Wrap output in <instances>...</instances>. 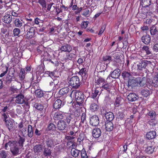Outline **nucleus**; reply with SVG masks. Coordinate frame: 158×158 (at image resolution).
<instances>
[{
    "mask_svg": "<svg viewBox=\"0 0 158 158\" xmlns=\"http://www.w3.org/2000/svg\"><path fill=\"white\" fill-rule=\"evenodd\" d=\"M146 83L144 77H132L128 81V87L131 89L136 86L142 87Z\"/></svg>",
    "mask_w": 158,
    "mask_h": 158,
    "instance_id": "obj_1",
    "label": "nucleus"
},
{
    "mask_svg": "<svg viewBox=\"0 0 158 158\" xmlns=\"http://www.w3.org/2000/svg\"><path fill=\"white\" fill-rule=\"evenodd\" d=\"M54 118L55 120L63 119L65 120L68 124H69L72 118L71 115L69 114L60 111L55 113Z\"/></svg>",
    "mask_w": 158,
    "mask_h": 158,
    "instance_id": "obj_2",
    "label": "nucleus"
},
{
    "mask_svg": "<svg viewBox=\"0 0 158 158\" xmlns=\"http://www.w3.org/2000/svg\"><path fill=\"white\" fill-rule=\"evenodd\" d=\"M90 60L84 57L83 66L84 68H82L79 71V73L81 76H85L87 73L88 69L90 65Z\"/></svg>",
    "mask_w": 158,
    "mask_h": 158,
    "instance_id": "obj_3",
    "label": "nucleus"
},
{
    "mask_svg": "<svg viewBox=\"0 0 158 158\" xmlns=\"http://www.w3.org/2000/svg\"><path fill=\"white\" fill-rule=\"evenodd\" d=\"M68 80L69 85L73 88H77L80 85V79L77 76L73 77Z\"/></svg>",
    "mask_w": 158,
    "mask_h": 158,
    "instance_id": "obj_4",
    "label": "nucleus"
},
{
    "mask_svg": "<svg viewBox=\"0 0 158 158\" xmlns=\"http://www.w3.org/2000/svg\"><path fill=\"white\" fill-rule=\"evenodd\" d=\"M73 94L74 95L75 99L76 100L77 103L79 105H81L84 98L83 93L81 92L77 91L72 92L71 95H72Z\"/></svg>",
    "mask_w": 158,
    "mask_h": 158,
    "instance_id": "obj_5",
    "label": "nucleus"
},
{
    "mask_svg": "<svg viewBox=\"0 0 158 158\" xmlns=\"http://www.w3.org/2000/svg\"><path fill=\"white\" fill-rule=\"evenodd\" d=\"M77 56L75 53H66L63 56V59L65 61L69 60H73Z\"/></svg>",
    "mask_w": 158,
    "mask_h": 158,
    "instance_id": "obj_6",
    "label": "nucleus"
},
{
    "mask_svg": "<svg viewBox=\"0 0 158 158\" xmlns=\"http://www.w3.org/2000/svg\"><path fill=\"white\" fill-rule=\"evenodd\" d=\"M21 148H20L19 146H16L15 144V141H13V143L11 148H10V150L12 154L14 155H17L19 154V150Z\"/></svg>",
    "mask_w": 158,
    "mask_h": 158,
    "instance_id": "obj_7",
    "label": "nucleus"
},
{
    "mask_svg": "<svg viewBox=\"0 0 158 158\" xmlns=\"http://www.w3.org/2000/svg\"><path fill=\"white\" fill-rule=\"evenodd\" d=\"M89 123L92 126H97L99 123L98 117L96 115H93L90 119Z\"/></svg>",
    "mask_w": 158,
    "mask_h": 158,
    "instance_id": "obj_8",
    "label": "nucleus"
},
{
    "mask_svg": "<svg viewBox=\"0 0 158 158\" xmlns=\"http://www.w3.org/2000/svg\"><path fill=\"white\" fill-rule=\"evenodd\" d=\"M46 143L47 147L49 148L54 147L57 144L56 140L52 138H49L46 140Z\"/></svg>",
    "mask_w": 158,
    "mask_h": 158,
    "instance_id": "obj_9",
    "label": "nucleus"
},
{
    "mask_svg": "<svg viewBox=\"0 0 158 158\" xmlns=\"http://www.w3.org/2000/svg\"><path fill=\"white\" fill-rule=\"evenodd\" d=\"M70 143L71 144V147L73 148L71 149V154L74 157H77L79 155L80 153V151L78 149L74 148L73 147L75 146V145L73 142H69L68 144Z\"/></svg>",
    "mask_w": 158,
    "mask_h": 158,
    "instance_id": "obj_10",
    "label": "nucleus"
},
{
    "mask_svg": "<svg viewBox=\"0 0 158 158\" xmlns=\"http://www.w3.org/2000/svg\"><path fill=\"white\" fill-rule=\"evenodd\" d=\"M65 120L63 119L59 121L57 123V126L58 129L60 130H64L67 127V122L65 121Z\"/></svg>",
    "mask_w": 158,
    "mask_h": 158,
    "instance_id": "obj_11",
    "label": "nucleus"
},
{
    "mask_svg": "<svg viewBox=\"0 0 158 158\" xmlns=\"http://www.w3.org/2000/svg\"><path fill=\"white\" fill-rule=\"evenodd\" d=\"M72 50V47L70 45L65 44L60 48V50L61 52H70Z\"/></svg>",
    "mask_w": 158,
    "mask_h": 158,
    "instance_id": "obj_12",
    "label": "nucleus"
},
{
    "mask_svg": "<svg viewBox=\"0 0 158 158\" xmlns=\"http://www.w3.org/2000/svg\"><path fill=\"white\" fill-rule=\"evenodd\" d=\"M64 101H62L60 99H57L55 102L53 107L55 109H57L60 108L64 105Z\"/></svg>",
    "mask_w": 158,
    "mask_h": 158,
    "instance_id": "obj_13",
    "label": "nucleus"
},
{
    "mask_svg": "<svg viewBox=\"0 0 158 158\" xmlns=\"http://www.w3.org/2000/svg\"><path fill=\"white\" fill-rule=\"evenodd\" d=\"M102 132L100 128H96L92 131V135L94 138H98L101 135Z\"/></svg>",
    "mask_w": 158,
    "mask_h": 158,
    "instance_id": "obj_14",
    "label": "nucleus"
},
{
    "mask_svg": "<svg viewBox=\"0 0 158 158\" xmlns=\"http://www.w3.org/2000/svg\"><path fill=\"white\" fill-rule=\"evenodd\" d=\"M94 83L95 85H98L101 84L102 85L105 83V80L101 77L96 76L94 78Z\"/></svg>",
    "mask_w": 158,
    "mask_h": 158,
    "instance_id": "obj_15",
    "label": "nucleus"
},
{
    "mask_svg": "<svg viewBox=\"0 0 158 158\" xmlns=\"http://www.w3.org/2000/svg\"><path fill=\"white\" fill-rule=\"evenodd\" d=\"M103 113L105 114V116L107 121V122H111L114 118V115L113 113L111 112H106V113L103 112Z\"/></svg>",
    "mask_w": 158,
    "mask_h": 158,
    "instance_id": "obj_16",
    "label": "nucleus"
},
{
    "mask_svg": "<svg viewBox=\"0 0 158 158\" xmlns=\"http://www.w3.org/2000/svg\"><path fill=\"white\" fill-rule=\"evenodd\" d=\"M24 96L22 94H19L15 97V102L18 104H21L24 102Z\"/></svg>",
    "mask_w": 158,
    "mask_h": 158,
    "instance_id": "obj_17",
    "label": "nucleus"
},
{
    "mask_svg": "<svg viewBox=\"0 0 158 158\" xmlns=\"http://www.w3.org/2000/svg\"><path fill=\"white\" fill-rule=\"evenodd\" d=\"M2 20L4 23H10L12 20V16L9 14L6 15L3 17Z\"/></svg>",
    "mask_w": 158,
    "mask_h": 158,
    "instance_id": "obj_18",
    "label": "nucleus"
},
{
    "mask_svg": "<svg viewBox=\"0 0 158 158\" xmlns=\"http://www.w3.org/2000/svg\"><path fill=\"white\" fill-rule=\"evenodd\" d=\"M105 126L106 130L108 131H111L114 128L113 124L111 121H106L105 123Z\"/></svg>",
    "mask_w": 158,
    "mask_h": 158,
    "instance_id": "obj_19",
    "label": "nucleus"
},
{
    "mask_svg": "<svg viewBox=\"0 0 158 158\" xmlns=\"http://www.w3.org/2000/svg\"><path fill=\"white\" fill-rule=\"evenodd\" d=\"M156 136V133L155 131H151L147 133L146 136L149 139H152L155 138Z\"/></svg>",
    "mask_w": 158,
    "mask_h": 158,
    "instance_id": "obj_20",
    "label": "nucleus"
},
{
    "mask_svg": "<svg viewBox=\"0 0 158 158\" xmlns=\"http://www.w3.org/2000/svg\"><path fill=\"white\" fill-rule=\"evenodd\" d=\"M120 53L119 52H115L113 54V57L114 58V62L115 61V63H114L113 65L114 66H117L116 64L118 62H119L120 61Z\"/></svg>",
    "mask_w": 158,
    "mask_h": 158,
    "instance_id": "obj_21",
    "label": "nucleus"
},
{
    "mask_svg": "<svg viewBox=\"0 0 158 158\" xmlns=\"http://www.w3.org/2000/svg\"><path fill=\"white\" fill-rule=\"evenodd\" d=\"M128 100L131 102L136 100L138 98V96L135 93H131L127 96Z\"/></svg>",
    "mask_w": 158,
    "mask_h": 158,
    "instance_id": "obj_22",
    "label": "nucleus"
},
{
    "mask_svg": "<svg viewBox=\"0 0 158 158\" xmlns=\"http://www.w3.org/2000/svg\"><path fill=\"white\" fill-rule=\"evenodd\" d=\"M155 146L153 145L148 146L145 149V152L148 154L152 153L155 150Z\"/></svg>",
    "mask_w": 158,
    "mask_h": 158,
    "instance_id": "obj_23",
    "label": "nucleus"
},
{
    "mask_svg": "<svg viewBox=\"0 0 158 158\" xmlns=\"http://www.w3.org/2000/svg\"><path fill=\"white\" fill-rule=\"evenodd\" d=\"M25 141V138L23 137L20 136L18 142L15 141V144L16 146L20 147V148H22L23 147V143Z\"/></svg>",
    "mask_w": 158,
    "mask_h": 158,
    "instance_id": "obj_24",
    "label": "nucleus"
},
{
    "mask_svg": "<svg viewBox=\"0 0 158 158\" xmlns=\"http://www.w3.org/2000/svg\"><path fill=\"white\" fill-rule=\"evenodd\" d=\"M151 0H141L140 4L143 7H147L151 5Z\"/></svg>",
    "mask_w": 158,
    "mask_h": 158,
    "instance_id": "obj_25",
    "label": "nucleus"
},
{
    "mask_svg": "<svg viewBox=\"0 0 158 158\" xmlns=\"http://www.w3.org/2000/svg\"><path fill=\"white\" fill-rule=\"evenodd\" d=\"M142 42L145 44H148L151 41V37L148 35L143 36L142 37Z\"/></svg>",
    "mask_w": 158,
    "mask_h": 158,
    "instance_id": "obj_26",
    "label": "nucleus"
},
{
    "mask_svg": "<svg viewBox=\"0 0 158 158\" xmlns=\"http://www.w3.org/2000/svg\"><path fill=\"white\" fill-rule=\"evenodd\" d=\"M35 34V29L34 28H31L27 33L26 38L28 39H31Z\"/></svg>",
    "mask_w": 158,
    "mask_h": 158,
    "instance_id": "obj_27",
    "label": "nucleus"
},
{
    "mask_svg": "<svg viewBox=\"0 0 158 158\" xmlns=\"http://www.w3.org/2000/svg\"><path fill=\"white\" fill-rule=\"evenodd\" d=\"M120 70L116 69L114 70L111 74V77L113 78H117L120 76Z\"/></svg>",
    "mask_w": 158,
    "mask_h": 158,
    "instance_id": "obj_28",
    "label": "nucleus"
},
{
    "mask_svg": "<svg viewBox=\"0 0 158 158\" xmlns=\"http://www.w3.org/2000/svg\"><path fill=\"white\" fill-rule=\"evenodd\" d=\"M94 91H93L91 95V97L94 99H96L97 102H98V100L99 96L100 94H98L99 93V90L97 89H94Z\"/></svg>",
    "mask_w": 158,
    "mask_h": 158,
    "instance_id": "obj_29",
    "label": "nucleus"
},
{
    "mask_svg": "<svg viewBox=\"0 0 158 158\" xmlns=\"http://www.w3.org/2000/svg\"><path fill=\"white\" fill-rule=\"evenodd\" d=\"M69 89L67 87L63 88L60 89L59 93L61 95H66L69 91Z\"/></svg>",
    "mask_w": 158,
    "mask_h": 158,
    "instance_id": "obj_30",
    "label": "nucleus"
},
{
    "mask_svg": "<svg viewBox=\"0 0 158 158\" xmlns=\"http://www.w3.org/2000/svg\"><path fill=\"white\" fill-rule=\"evenodd\" d=\"M5 125L8 128L9 130L10 131L13 128V124L12 121L10 119H7V120L4 121Z\"/></svg>",
    "mask_w": 158,
    "mask_h": 158,
    "instance_id": "obj_31",
    "label": "nucleus"
},
{
    "mask_svg": "<svg viewBox=\"0 0 158 158\" xmlns=\"http://www.w3.org/2000/svg\"><path fill=\"white\" fill-rule=\"evenodd\" d=\"M35 96L38 98H41L44 95L43 91L40 89H37L35 92Z\"/></svg>",
    "mask_w": 158,
    "mask_h": 158,
    "instance_id": "obj_32",
    "label": "nucleus"
},
{
    "mask_svg": "<svg viewBox=\"0 0 158 158\" xmlns=\"http://www.w3.org/2000/svg\"><path fill=\"white\" fill-rule=\"evenodd\" d=\"M81 121L80 123L79 126H84L85 124L86 123V114L85 113L82 114L81 116Z\"/></svg>",
    "mask_w": 158,
    "mask_h": 158,
    "instance_id": "obj_33",
    "label": "nucleus"
},
{
    "mask_svg": "<svg viewBox=\"0 0 158 158\" xmlns=\"http://www.w3.org/2000/svg\"><path fill=\"white\" fill-rule=\"evenodd\" d=\"M43 149V146L40 144L36 145L34 147L33 150L35 152L39 153L41 152Z\"/></svg>",
    "mask_w": 158,
    "mask_h": 158,
    "instance_id": "obj_34",
    "label": "nucleus"
},
{
    "mask_svg": "<svg viewBox=\"0 0 158 158\" xmlns=\"http://www.w3.org/2000/svg\"><path fill=\"white\" fill-rule=\"evenodd\" d=\"M148 114L152 120H155L156 117V114L155 111L152 110L149 111Z\"/></svg>",
    "mask_w": 158,
    "mask_h": 158,
    "instance_id": "obj_35",
    "label": "nucleus"
},
{
    "mask_svg": "<svg viewBox=\"0 0 158 158\" xmlns=\"http://www.w3.org/2000/svg\"><path fill=\"white\" fill-rule=\"evenodd\" d=\"M27 135L29 137L31 138L33 135V130L32 126L31 125H28L27 128Z\"/></svg>",
    "mask_w": 158,
    "mask_h": 158,
    "instance_id": "obj_36",
    "label": "nucleus"
},
{
    "mask_svg": "<svg viewBox=\"0 0 158 158\" xmlns=\"http://www.w3.org/2000/svg\"><path fill=\"white\" fill-rule=\"evenodd\" d=\"M157 31L158 29H157L156 27L155 26H152L150 29V33L152 35H155L156 36Z\"/></svg>",
    "mask_w": 158,
    "mask_h": 158,
    "instance_id": "obj_37",
    "label": "nucleus"
},
{
    "mask_svg": "<svg viewBox=\"0 0 158 158\" xmlns=\"http://www.w3.org/2000/svg\"><path fill=\"white\" fill-rule=\"evenodd\" d=\"M122 75L124 79L127 80L131 76V74L130 72L125 71L123 72Z\"/></svg>",
    "mask_w": 158,
    "mask_h": 158,
    "instance_id": "obj_38",
    "label": "nucleus"
},
{
    "mask_svg": "<svg viewBox=\"0 0 158 158\" xmlns=\"http://www.w3.org/2000/svg\"><path fill=\"white\" fill-rule=\"evenodd\" d=\"M47 81L50 86H53L55 85L56 81L52 78L50 76H49L47 78Z\"/></svg>",
    "mask_w": 158,
    "mask_h": 158,
    "instance_id": "obj_39",
    "label": "nucleus"
},
{
    "mask_svg": "<svg viewBox=\"0 0 158 158\" xmlns=\"http://www.w3.org/2000/svg\"><path fill=\"white\" fill-rule=\"evenodd\" d=\"M138 69L140 70H142L143 69H145L146 67L145 65L144 64L142 61L141 62L137 64Z\"/></svg>",
    "mask_w": 158,
    "mask_h": 158,
    "instance_id": "obj_40",
    "label": "nucleus"
},
{
    "mask_svg": "<svg viewBox=\"0 0 158 158\" xmlns=\"http://www.w3.org/2000/svg\"><path fill=\"white\" fill-rule=\"evenodd\" d=\"M14 24L16 27H20L22 26V23L19 19H16L15 20Z\"/></svg>",
    "mask_w": 158,
    "mask_h": 158,
    "instance_id": "obj_41",
    "label": "nucleus"
},
{
    "mask_svg": "<svg viewBox=\"0 0 158 158\" xmlns=\"http://www.w3.org/2000/svg\"><path fill=\"white\" fill-rule=\"evenodd\" d=\"M33 25L34 24L32 23H27L24 25V29L25 30H27V31H28V30H29L31 28H34L32 27Z\"/></svg>",
    "mask_w": 158,
    "mask_h": 158,
    "instance_id": "obj_42",
    "label": "nucleus"
},
{
    "mask_svg": "<svg viewBox=\"0 0 158 158\" xmlns=\"http://www.w3.org/2000/svg\"><path fill=\"white\" fill-rule=\"evenodd\" d=\"M90 109L92 111H94L98 110V106L95 103L91 104L90 106Z\"/></svg>",
    "mask_w": 158,
    "mask_h": 158,
    "instance_id": "obj_43",
    "label": "nucleus"
},
{
    "mask_svg": "<svg viewBox=\"0 0 158 158\" xmlns=\"http://www.w3.org/2000/svg\"><path fill=\"white\" fill-rule=\"evenodd\" d=\"M152 83L153 84L154 86L155 87L158 86V77H154L152 80Z\"/></svg>",
    "mask_w": 158,
    "mask_h": 158,
    "instance_id": "obj_44",
    "label": "nucleus"
},
{
    "mask_svg": "<svg viewBox=\"0 0 158 158\" xmlns=\"http://www.w3.org/2000/svg\"><path fill=\"white\" fill-rule=\"evenodd\" d=\"M14 73L13 72L10 73V72L9 71V74H8L6 79L7 81H11L12 80V77L14 76Z\"/></svg>",
    "mask_w": 158,
    "mask_h": 158,
    "instance_id": "obj_45",
    "label": "nucleus"
},
{
    "mask_svg": "<svg viewBox=\"0 0 158 158\" xmlns=\"http://www.w3.org/2000/svg\"><path fill=\"white\" fill-rule=\"evenodd\" d=\"M103 89H104L106 90H108L110 89L111 87V86L109 83H104L102 86Z\"/></svg>",
    "mask_w": 158,
    "mask_h": 158,
    "instance_id": "obj_46",
    "label": "nucleus"
},
{
    "mask_svg": "<svg viewBox=\"0 0 158 158\" xmlns=\"http://www.w3.org/2000/svg\"><path fill=\"white\" fill-rule=\"evenodd\" d=\"M142 49L143 51H144L145 52L147 55H149L151 53V52L148 47L144 46L143 47Z\"/></svg>",
    "mask_w": 158,
    "mask_h": 158,
    "instance_id": "obj_47",
    "label": "nucleus"
},
{
    "mask_svg": "<svg viewBox=\"0 0 158 158\" xmlns=\"http://www.w3.org/2000/svg\"><path fill=\"white\" fill-rule=\"evenodd\" d=\"M150 94V91L148 89H143L141 91V94L143 96L145 97L148 96Z\"/></svg>",
    "mask_w": 158,
    "mask_h": 158,
    "instance_id": "obj_48",
    "label": "nucleus"
},
{
    "mask_svg": "<svg viewBox=\"0 0 158 158\" xmlns=\"http://www.w3.org/2000/svg\"><path fill=\"white\" fill-rule=\"evenodd\" d=\"M2 114V118L3 121H5L7 120L6 119L8 118L9 116L8 113H1Z\"/></svg>",
    "mask_w": 158,
    "mask_h": 158,
    "instance_id": "obj_49",
    "label": "nucleus"
},
{
    "mask_svg": "<svg viewBox=\"0 0 158 158\" xmlns=\"http://www.w3.org/2000/svg\"><path fill=\"white\" fill-rule=\"evenodd\" d=\"M38 2L43 8H46V3L45 0H38Z\"/></svg>",
    "mask_w": 158,
    "mask_h": 158,
    "instance_id": "obj_50",
    "label": "nucleus"
},
{
    "mask_svg": "<svg viewBox=\"0 0 158 158\" xmlns=\"http://www.w3.org/2000/svg\"><path fill=\"white\" fill-rule=\"evenodd\" d=\"M34 106L37 109L41 110L43 109V106L40 103H35Z\"/></svg>",
    "mask_w": 158,
    "mask_h": 158,
    "instance_id": "obj_51",
    "label": "nucleus"
},
{
    "mask_svg": "<svg viewBox=\"0 0 158 158\" xmlns=\"http://www.w3.org/2000/svg\"><path fill=\"white\" fill-rule=\"evenodd\" d=\"M48 130H54L56 129V127L53 123H50L48 127Z\"/></svg>",
    "mask_w": 158,
    "mask_h": 158,
    "instance_id": "obj_52",
    "label": "nucleus"
},
{
    "mask_svg": "<svg viewBox=\"0 0 158 158\" xmlns=\"http://www.w3.org/2000/svg\"><path fill=\"white\" fill-rule=\"evenodd\" d=\"M44 154L46 156H50L51 154V152L50 149L47 148H45L44 151Z\"/></svg>",
    "mask_w": 158,
    "mask_h": 158,
    "instance_id": "obj_53",
    "label": "nucleus"
},
{
    "mask_svg": "<svg viewBox=\"0 0 158 158\" xmlns=\"http://www.w3.org/2000/svg\"><path fill=\"white\" fill-rule=\"evenodd\" d=\"M123 99L121 97H117L115 100V104L117 105V106H118L121 104V102L123 100Z\"/></svg>",
    "mask_w": 158,
    "mask_h": 158,
    "instance_id": "obj_54",
    "label": "nucleus"
},
{
    "mask_svg": "<svg viewBox=\"0 0 158 158\" xmlns=\"http://www.w3.org/2000/svg\"><path fill=\"white\" fill-rule=\"evenodd\" d=\"M9 105L7 104L5 106H3L2 107V109L1 110V113H6V112L9 110Z\"/></svg>",
    "mask_w": 158,
    "mask_h": 158,
    "instance_id": "obj_55",
    "label": "nucleus"
},
{
    "mask_svg": "<svg viewBox=\"0 0 158 158\" xmlns=\"http://www.w3.org/2000/svg\"><path fill=\"white\" fill-rule=\"evenodd\" d=\"M89 10L87 9H85L83 11L82 15L84 16L88 17L89 15Z\"/></svg>",
    "mask_w": 158,
    "mask_h": 158,
    "instance_id": "obj_56",
    "label": "nucleus"
},
{
    "mask_svg": "<svg viewBox=\"0 0 158 158\" xmlns=\"http://www.w3.org/2000/svg\"><path fill=\"white\" fill-rule=\"evenodd\" d=\"M20 32V30L18 28H15L13 30L14 35L15 36L18 35Z\"/></svg>",
    "mask_w": 158,
    "mask_h": 158,
    "instance_id": "obj_57",
    "label": "nucleus"
},
{
    "mask_svg": "<svg viewBox=\"0 0 158 158\" xmlns=\"http://www.w3.org/2000/svg\"><path fill=\"white\" fill-rule=\"evenodd\" d=\"M103 60L104 61L109 63L111 61V58L110 56H106L103 57Z\"/></svg>",
    "mask_w": 158,
    "mask_h": 158,
    "instance_id": "obj_58",
    "label": "nucleus"
},
{
    "mask_svg": "<svg viewBox=\"0 0 158 158\" xmlns=\"http://www.w3.org/2000/svg\"><path fill=\"white\" fill-rule=\"evenodd\" d=\"M81 156L82 158H88L86 152L84 150H82L81 152Z\"/></svg>",
    "mask_w": 158,
    "mask_h": 158,
    "instance_id": "obj_59",
    "label": "nucleus"
},
{
    "mask_svg": "<svg viewBox=\"0 0 158 158\" xmlns=\"http://www.w3.org/2000/svg\"><path fill=\"white\" fill-rule=\"evenodd\" d=\"M106 26L105 25H104L100 29L99 33L98 34V35H101L103 33L106 29Z\"/></svg>",
    "mask_w": 158,
    "mask_h": 158,
    "instance_id": "obj_60",
    "label": "nucleus"
},
{
    "mask_svg": "<svg viewBox=\"0 0 158 158\" xmlns=\"http://www.w3.org/2000/svg\"><path fill=\"white\" fill-rule=\"evenodd\" d=\"M13 143V141L12 142H9L8 143H6L5 145V148L6 150H8L9 149V148L8 147V146H9L11 148L12 145Z\"/></svg>",
    "mask_w": 158,
    "mask_h": 158,
    "instance_id": "obj_61",
    "label": "nucleus"
},
{
    "mask_svg": "<svg viewBox=\"0 0 158 158\" xmlns=\"http://www.w3.org/2000/svg\"><path fill=\"white\" fill-rule=\"evenodd\" d=\"M34 22L36 24L38 25H39L40 23H42L43 21L40 19L38 18L37 17L35 19Z\"/></svg>",
    "mask_w": 158,
    "mask_h": 158,
    "instance_id": "obj_62",
    "label": "nucleus"
},
{
    "mask_svg": "<svg viewBox=\"0 0 158 158\" xmlns=\"http://www.w3.org/2000/svg\"><path fill=\"white\" fill-rule=\"evenodd\" d=\"M153 50L154 52H158V43L155 44L153 46Z\"/></svg>",
    "mask_w": 158,
    "mask_h": 158,
    "instance_id": "obj_63",
    "label": "nucleus"
},
{
    "mask_svg": "<svg viewBox=\"0 0 158 158\" xmlns=\"http://www.w3.org/2000/svg\"><path fill=\"white\" fill-rule=\"evenodd\" d=\"M0 155L2 158H6V153L5 151L2 150L0 153Z\"/></svg>",
    "mask_w": 158,
    "mask_h": 158,
    "instance_id": "obj_64",
    "label": "nucleus"
}]
</instances>
